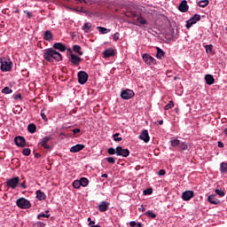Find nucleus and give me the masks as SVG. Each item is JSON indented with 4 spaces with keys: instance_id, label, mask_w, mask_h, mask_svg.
<instances>
[{
    "instance_id": "b1692460",
    "label": "nucleus",
    "mask_w": 227,
    "mask_h": 227,
    "mask_svg": "<svg viewBox=\"0 0 227 227\" xmlns=\"http://www.w3.org/2000/svg\"><path fill=\"white\" fill-rule=\"evenodd\" d=\"M205 82L207 85H212L215 83V78L212 76V74H206Z\"/></svg>"
},
{
    "instance_id": "9d476101",
    "label": "nucleus",
    "mask_w": 227,
    "mask_h": 227,
    "mask_svg": "<svg viewBox=\"0 0 227 227\" xmlns=\"http://www.w3.org/2000/svg\"><path fill=\"white\" fill-rule=\"evenodd\" d=\"M51 139H52V137H51V136H46V137H44L43 138H42V139L40 140L39 145H40L43 148H44L45 150H51V146L48 145V143H49V141H51Z\"/></svg>"
},
{
    "instance_id": "9b49d317",
    "label": "nucleus",
    "mask_w": 227,
    "mask_h": 227,
    "mask_svg": "<svg viewBox=\"0 0 227 227\" xmlns=\"http://www.w3.org/2000/svg\"><path fill=\"white\" fill-rule=\"evenodd\" d=\"M134 96H135V93L131 90H126L121 92V98H122V99L129 100V99L134 98Z\"/></svg>"
},
{
    "instance_id": "13d9d810",
    "label": "nucleus",
    "mask_w": 227,
    "mask_h": 227,
    "mask_svg": "<svg viewBox=\"0 0 227 227\" xmlns=\"http://www.w3.org/2000/svg\"><path fill=\"white\" fill-rule=\"evenodd\" d=\"M224 145L223 142H218V147L219 148H223Z\"/></svg>"
},
{
    "instance_id": "5fc2aeb1",
    "label": "nucleus",
    "mask_w": 227,
    "mask_h": 227,
    "mask_svg": "<svg viewBox=\"0 0 227 227\" xmlns=\"http://www.w3.org/2000/svg\"><path fill=\"white\" fill-rule=\"evenodd\" d=\"M88 222H90L89 225L91 226L92 224H95L94 221H91V218H88Z\"/></svg>"
},
{
    "instance_id": "412c9836",
    "label": "nucleus",
    "mask_w": 227,
    "mask_h": 227,
    "mask_svg": "<svg viewBox=\"0 0 227 227\" xmlns=\"http://www.w3.org/2000/svg\"><path fill=\"white\" fill-rule=\"evenodd\" d=\"M110 203L103 200L101 204L98 205V208L100 212H106L108 210Z\"/></svg>"
},
{
    "instance_id": "69168bd1",
    "label": "nucleus",
    "mask_w": 227,
    "mask_h": 227,
    "mask_svg": "<svg viewBox=\"0 0 227 227\" xmlns=\"http://www.w3.org/2000/svg\"><path fill=\"white\" fill-rule=\"evenodd\" d=\"M136 226H137V227H143L142 223H137Z\"/></svg>"
},
{
    "instance_id": "e433bc0d",
    "label": "nucleus",
    "mask_w": 227,
    "mask_h": 227,
    "mask_svg": "<svg viewBox=\"0 0 227 227\" xmlns=\"http://www.w3.org/2000/svg\"><path fill=\"white\" fill-rule=\"evenodd\" d=\"M22 154L26 157H28L31 155V149L30 148H25L22 150Z\"/></svg>"
},
{
    "instance_id": "f3484780",
    "label": "nucleus",
    "mask_w": 227,
    "mask_h": 227,
    "mask_svg": "<svg viewBox=\"0 0 227 227\" xmlns=\"http://www.w3.org/2000/svg\"><path fill=\"white\" fill-rule=\"evenodd\" d=\"M179 12H182L183 13H185L189 11V5H187L186 0H183L178 7Z\"/></svg>"
},
{
    "instance_id": "4468645a",
    "label": "nucleus",
    "mask_w": 227,
    "mask_h": 227,
    "mask_svg": "<svg viewBox=\"0 0 227 227\" xmlns=\"http://www.w3.org/2000/svg\"><path fill=\"white\" fill-rule=\"evenodd\" d=\"M139 139H141V141H144V143H149L150 136L147 129L142 130L141 134L139 135Z\"/></svg>"
},
{
    "instance_id": "ddd939ff",
    "label": "nucleus",
    "mask_w": 227,
    "mask_h": 227,
    "mask_svg": "<svg viewBox=\"0 0 227 227\" xmlns=\"http://www.w3.org/2000/svg\"><path fill=\"white\" fill-rule=\"evenodd\" d=\"M192 198H194V191H184L182 194V199L184 201H189Z\"/></svg>"
},
{
    "instance_id": "774afa93",
    "label": "nucleus",
    "mask_w": 227,
    "mask_h": 227,
    "mask_svg": "<svg viewBox=\"0 0 227 227\" xmlns=\"http://www.w3.org/2000/svg\"><path fill=\"white\" fill-rule=\"evenodd\" d=\"M91 227H101V226H99V225H95V226H91Z\"/></svg>"
},
{
    "instance_id": "4d7b16f0",
    "label": "nucleus",
    "mask_w": 227,
    "mask_h": 227,
    "mask_svg": "<svg viewBox=\"0 0 227 227\" xmlns=\"http://www.w3.org/2000/svg\"><path fill=\"white\" fill-rule=\"evenodd\" d=\"M80 131H81L80 129H73V132H74V135L77 134V133H79Z\"/></svg>"
},
{
    "instance_id": "bb28decb",
    "label": "nucleus",
    "mask_w": 227,
    "mask_h": 227,
    "mask_svg": "<svg viewBox=\"0 0 227 227\" xmlns=\"http://www.w3.org/2000/svg\"><path fill=\"white\" fill-rule=\"evenodd\" d=\"M73 51H74L75 53H77L78 55H80V56H82V55H83V52L82 51V48H81V46L78 45V44H74V45L73 46Z\"/></svg>"
},
{
    "instance_id": "7c9ffc66",
    "label": "nucleus",
    "mask_w": 227,
    "mask_h": 227,
    "mask_svg": "<svg viewBox=\"0 0 227 227\" xmlns=\"http://www.w3.org/2000/svg\"><path fill=\"white\" fill-rule=\"evenodd\" d=\"M220 171L223 174H226L227 173V162H222L220 165Z\"/></svg>"
},
{
    "instance_id": "052dcab7",
    "label": "nucleus",
    "mask_w": 227,
    "mask_h": 227,
    "mask_svg": "<svg viewBox=\"0 0 227 227\" xmlns=\"http://www.w3.org/2000/svg\"><path fill=\"white\" fill-rule=\"evenodd\" d=\"M139 211L145 212V207H143V205H141V207L138 208Z\"/></svg>"
},
{
    "instance_id": "c85d7f7f",
    "label": "nucleus",
    "mask_w": 227,
    "mask_h": 227,
    "mask_svg": "<svg viewBox=\"0 0 227 227\" xmlns=\"http://www.w3.org/2000/svg\"><path fill=\"white\" fill-rule=\"evenodd\" d=\"M97 29L102 34L106 35L111 32V29L103 27H97Z\"/></svg>"
},
{
    "instance_id": "6e6d98bb",
    "label": "nucleus",
    "mask_w": 227,
    "mask_h": 227,
    "mask_svg": "<svg viewBox=\"0 0 227 227\" xmlns=\"http://www.w3.org/2000/svg\"><path fill=\"white\" fill-rule=\"evenodd\" d=\"M129 226L136 227L137 226V223L136 222H130L129 223Z\"/></svg>"
},
{
    "instance_id": "680f3d73",
    "label": "nucleus",
    "mask_w": 227,
    "mask_h": 227,
    "mask_svg": "<svg viewBox=\"0 0 227 227\" xmlns=\"http://www.w3.org/2000/svg\"><path fill=\"white\" fill-rule=\"evenodd\" d=\"M78 1L79 3H85V4H87V0H76Z\"/></svg>"
},
{
    "instance_id": "c756f323",
    "label": "nucleus",
    "mask_w": 227,
    "mask_h": 227,
    "mask_svg": "<svg viewBox=\"0 0 227 227\" xmlns=\"http://www.w3.org/2000/svg\"><path fill=\"white\" fill-rule=\"evenodd\" d=\"M181 141L179 139H172L170 140V145L173 146V148H176V146H180Z\"/></svg>"
},
{
    "instance_id": "423d86ee",
    "label": "nucleus",
    "mask_w": 227,
    "mask_h": 227,
    "mask_svg": "<svg viewBox=\"0 0 227 227\" xmlns=\"http://www.w3.org/2000/svg\"><path fill=\"white\" fill-rule=\"evenodd\" d=\"M142 59H143V61L146 64V65H155L156 64V59L151 56L150 54L148 53H144L142 55Z\"/></svg>"
},
{
    "instance_id": "603ef678",
    "label": "nucleus",
    "mask_w": 227,
    "mask_h": 227,
    "mask_svg": "<svg viewBox=\"0 0 227 227\" xmlns=\"http://www.w3.org/2000/svg\"><path fill=\"white\" fill-rule=\"evenodd\" d=\"M158 175L160 176H164L166 175V170L165 169H160L158 172Z\"/></svg>"
},
{
    "instance_id": "e2e57ef3",
    "label": "nucleus",
    "mask_w": 227,
    "mask_h": 227,
    "mask_svg": "<svg viewBox=\"0 0 227 227\" xmlns=\"http://www.w3.org/2000/svg\"><path fill=\"white\" fill-rule=\"evenodd\" d=\"M41 157H42V155H41L40 153H36V154H35V158H36V159H39V158H41Z\"/></svg>"
},
{
    "instance_id": "f257e3e1",
    "label": "nucleus",
    "mask_w": 227,
    "mask_h": 227,
    "mask_svg": "<svg viewBox=\"0 0 227 227\" xmlns=\"http://www.w3.org/2000/svg\"><path fill=\"white\" fill-rule=\"evenodd\" d=\"M43 58L46 61L53 63L54 60L59 62L62 60L61 53L52 48H48L43 51Z\"/></svg>"
},
{
    "instance_id": "393cba45",
    "label": "nucleus",
    "mask_w": 227,
    "mask_h": 227,
    "mask_svg": "<svg viewBox=\"0 0 227 227\" xmlns=\"http://www.w3.org/2000/svg\"><path fill=\"white\" fill-rule=\"evenodd\" d=\"M36 199L39 200H46L45 192H42L41 190H37L36 191Z\"/></svg>"
},
{
    "instance_id": "ea45409f",
    "label": "nucleus",
    "mask_w": 227,
    "mask_h": 227,
    "mask_svg": "<svg viewBox=\"0 0 227 227\" xmlns=\"http://www.w3.org/2000/svg\"><path fill=\"white\" fill-rule=\"evenodd\" d=\"M3 94H12L13 91L9 87H5L1 91Z\"/></svg>"
},
{
    "instance_id": "a878e982",
    "label": "nucleus",
    "mask_w": 227,
    "mask_h": 227,
    "mask_svg": "<svg viewBox=\"0 0 227 227\" xmlns=\"http://www.w3.org/2000/svg\"><path fill=\"white\" fill-rule=\"evenodd\" d=\"M156 50H157L156 58L158 59H161L165 56L166 52L160 47H156Z\"/></svg>"
},
{
    "instance_id": "6ab92c4d",
    "label": "nucleus",
    "mask_w": 227,
    "mask_h": 227,
    "mask_svg": "<svg viewBox=\"0 0 227 227\" xmlns=\"http://www.w3.org/2000/svg\"><path fill=\"white\" fill-rule=\"evenodd\" d=\"M53 49H54V50H58V51H59L60 52H65L66 50H67V47H66V45H65L64 43H55L53 44Z\"/></svg>"
},
{
    "instance_id": "8fccbe9b",
    "label": "nucleus",
    "mask_w": 227,
    "mask_h": 227,
    "mask_svg": "<svg viewBox=\"0 0 227 227\" xmlns=\"http://www.w3.org/2000/svg\"><path fill=\"white\" fill-rule=\"evenodd\" d=\"M114 40L115 42H118V41L120 40V33H119V32H117V33L114 34Z\"/></svg>"
},
{
    "instance_id": "72a5a7b5",
    "label": "nucleus",
    "mask_w": 227,
    "mask_h": 227,
    "mask_svg": "<svg viewBox=\"0 0 227 227\" xmlns=\"http://www.w3.org/2000/svg\"><path fill=\"white\" fill-rule=\"evenodd\" d=\"M207 4H209L208 0H201L198 3V6H200V8H206Z\"/></svg>"
},
{
    "instance_id": "2f4dec72",
    "label": "nucleus",
    "mask_w": 227,
    "mask_h": 227,
    "mask_svg": "<svg viewBox=\"0 0 227 227\" xmlns=\"http://www.w3.org/2000/svg\"><path fill=\"white\" fill-rule=\"evenodd\" d=\"M36 129H37V127H36V125L34 124V123L29 124V125L27 126V130H28V132H30V133H35V132L36 131Z\"/></svg>"
},
{
    "instance_id": "de8ad7c7",
    "label": "nucleus",
    "mask_w": 227,
    "mask_h": 227,
    "mask_svg": "<svg viewBox=\"0 0 227 227\" xmlns=\"http://www.w3.org/2000/svg\"><path fill=\"white\" fill-rule=\"evenodd\" d=\"M35 227H45L46 224L43 222H38L35 224Z\"/></svg>"
},
{
    "instance_id": "4be33fe9",
    "label": "nucleus",
    "mask_w": 227,
    "mask_h": 227,
    "mask_svg": "<svg viewBox=\"0 0 227 227\" xmlns=\"http://www.w3.org/2000/svg\"><path fill=\"white\" fill-rule=\"evenodd\" d=\"M52 38H54V35H52V32H51V30H47L44 32L43 40L51 42L52 41Z\"/></svg>"
},
{
    "instance_id": "a211bd4d",
    "label": "nucleus",
    "mask_w": 227,
    "mask_h": 227,
    "mask_svg": "<svg viewBox=\"0 0 227 227\" xmlns=\"http://www.w3.org/2000/svg\"><path fill=\"white\" fill-rule=\"evenodd\" d=\"M207 200L209 203L213 205H219L221 203V200L216 198L215 194H211L207 197Z\"/></svg>"
},
{
    "instance_id": "7ed1b4c3",
    "label": "nucleus",
    "mask_w": 227,
    "mask_h": 227,
    "mask_svg": "<svg viewBox=\"0 0 227 227\" xmlns=\"http://www.w3.org/2000/svg\"><path fill=\"white\" fill-rule=\"evenodd\" d=\"M16 205L21 209H29L32 207L31 202L24 197L19 198L16 200Z\"/></svg>"
},
{
    "instance_id": "aec40b11",
    "label": "nucleus",
    "mask_w": 227,
    "mask_h": 227,
    "mask_svg": "<svg viewBox=\"0 0 227 227\" xmlns=\"http://www.w3.org/2000/svg\"><path fill=\"white\" fill-rule=\"evenodd\" d=\"M82 31L86 34H90L93 30V26L90 22H86L82 27Z\"/></svg>"
},
{
    "instance_id": "3c124183",
    "label": "nucleus",
    "mask_w": 227,
    "mask_h": 227,
    "mask_svg": "<svg viewBox=\"0 0 227 227\" xmlns=\"http://www.w3.org/2000/svg\"><path fill=\"white\" fill-rule=\"evenodd\" d=\"M15 100H22L23 97L21 94H17L15 96H13Z\"/></svg>"
},
{
    "instance_id": "c9c22d12",
    "label": "nucleus",
    "mask_w": 227,
    "mask_h": 227,
    "mask_svg": "<svg viewBox=\"0 0 227 227\" xmlns=\"http://www.w3.org/2000/svg\"><path fill=\"white\" fill-rule=\"evenodd\" d=\"M47 109L46 108H43L42 111H41V117H42V119L43 120H44L45 121H49V119H48V117H47V115H46V114H45V111H46Z\"/></svg>"
},
{
    "instance_id": "5701e85b",
    "label": "nucleus",
    "mask_w": 227,
    "mask_h": 227,
    "mask_svg": "<svg viewBox=\"0 0 227 227\" xmlns=\"http://www.w3.org/2000/svg\"><path fill=\"white\" fill-rule=\"evenodd\" d=\"M114 54H115V51L114 49H107L104 52V57L106 59H108V58L114 57Z\"/></svg>"
},
{
    "instance_id": "c03bdc74",
    "label": "nucleus",
    "mask_w": 227,
    "mask_h": 227,
    "mask_svg": "<svg viewBox=\"0 0 227 227\" xmlns=\"http://www.w3.org/2000/svg\"><path fill=\"white\" fill-rule=\"evenodd\" d=\"M143 194L144 195H151L153 194V188H147L145 190L143 191Z\"/></svg>"
},
{
    "instance_id": "864d4df0",
    "label": "nucleus",
    "mask_w": 227,
    "mask_h": 227,
    "mask_svg": "<svg viewBox=\"0 0 227 227\" xmlns=\"http://www.w3.org/2000/svg\"><path fill=\"white\" fill-rule=\"evenodd\" d=\"M20 187L22 189H27L26 181H23L22 183H20Z\"/></svg>"
},
{
    "instance_id": "49530a36",
    "label": "nucleus",
    "mask_w": 227,
    "mask_h": 227,
    "mask_svg": "<svg viewBox=\"0 0 227 227\" xmlns=\"http://www.w3.org/2000/svg\"><path fill=\"white\" fill-rule=\"evenodd\" d=\"M108 154H109V155H114V154H116V149H114V148H113V147L109 148V149H108Z\"/></svg>"
},
{
    "instance_id": "338daca9",
    "label": "nucleus",
    "mask_w": 227,
    "mask_h": 227,
    "mask_svg": "<svg viewBox=\"0 0 227 227\" xmlns=\"http://www.w3.org/2000/svg\"><path fill=\"white\" fill-rule=\"evenodd\" d=\"M158 123H159V125H162L164 123V121H159Z\"/></svg>"
},
{
    "instance_id": "dca6fc26",
    "label": "nucleus",
    "mask_w": 227,
    "mask_h": 227,
    "mask_svg": "<svg viewBox=\"0 0 227 227\" xmlns=\"http://www.w3.org/2000/svg\"><path fill=\"white\" fill-rule=\"evenodd\" d=\"M83 148H85L84 145L77 144L76 145H74L70 148V153H77L81 152V150H83Z\"/></svg>"
},
{
    "instance_id": "1a4fd4ad",
    "label": "nucleus",
    "mask_w": 227,
    "mask_h": 227,
    "mask_svg": "<svg viewBox=\"0 0 227 227\" xmlns=\"http://www.w3.org/2000/svg\"><path fill=\"white\" fill-rule=\"evenodd\" d=\"M200 20V15L195 14L192 18L187 20L186 28L189 29L192 26L195 25Z\"/></svg>"
},
{
    "instance_id": "cd10ccee",
    "label": "nucleus",
    "mask_w": 227,
    "mask_h": 227,
    "mask_svg": "<svg viewBox=\"0 0 227 227\" xmlns=\"http://www.w3.org/2000/svg\"><path fill=\"white\" fill-rule=\"evenodd\" d=\"M188 148H189V144L185 142H180V145H179L180 152H185V150H187Z\"/></svg>"
},
{
    "instance_id": "58836bf2",
    "label": "nucleus",
    "mask_w": 227,
    "mask_h": 227,
    "mask_svg": "<svg viewBox=\"0 0 227 227\" xmlns=\"http://www.w3.org/2000/svg\"><path fill=\"white\" fill-rule=\"evenodd\" d=\"M175 106V103L173 101H169L168 105L164 106L165 110L172 109Z\"/></svg>"
},
{
    "instance_id": "39448f33",
    "label": "nucleus",
    "mask_w": 227,
    "mask_h": 227,
    "mask_svg": "<svg viewBox=\"0 0 227 227\" xmlns=\"http://www.w3.org/2000/svg\"><path fill=\"white\" fill-rule=\"evenodd\" d=\"M115 154L122 158H128L130 154V152L129 149H123L121 146H117V148H115Z\"/></svg>"
},
{
    "instance_id": "f03ea898",
    "label": "nucleus",
    "mask_w": 227,
    "mask_h": 227,
    "mask_svg": "<svg viewBox=\"0 0 227 227\" xmlns=\"http://www.w3.org/2000/svg\"><path fill=\"white\" fill-rule=\"evenodd\" d=\"M0 69L2 72H9L12 67V61L8 58H0Z\"/></svg>"
},
{
    "instance_id": "6e6552de",
    "label": "nucleus",
    "mask_w": 227,
    "mask_h": 227,
    "mask_svg": "<svg viewBox=\"0 0 227 227\" xmlns=\"http://www.w3.org/2000/svg\"><path fill=\"white\" fill-rule=\"evenodd\" d=\"M69 61L74 65L78 67L79 64L82 61V59L81 57H79L76 54L74 53H70V58H69Z\"/></svg>"
},
{
    "instance_id": "bf43d9fd",
    "label": "nucleus",
    "mask_w": 227,
    "mask_h": 227,
    "mask_svg": "<svg viewBox=\"0 0 227 227\" xmlns=\"http://www.w3.org/2000/svg\"><path fill=\"white\" fill-rule=\"evenodd\" d=\"M27 16L28 19H31L33 17V14L30 12H27Z\"/></svg>"
},
{
    "instance_id": "09e8293b",
    "label": "nucleus",
    "mask_w": 227,
    "mask_h": 227,
    "mask_svg": "<svg viewBox=\"0 0 227 227\" xmlns=\"http://www.w3.org/2000/svg\"><path fill=\"white\" fill-rule=\"evenodd\" d=\"M107 161L110 164H115V159L114 157L107 158Z\"/></svg>"
},
{
    "instance_id": "37998d69",
    "label": "nucleus",
    "mask_w": 227,
    "mask_h": 227,
    "mask_svg": "<svg viewBox=\"0 0 227 227\" xmlns=\"http://www.w3.org/2000/svg\"><path fill=\"white\" fill-rule=\"evenodd\" d=\"M43 217L49 218L51 217V215H45V213H40L39 215H37L38 220H41Z\"/></svg>"
},
{
    "instance_id": "a19ab883",
    "label": "nucleus",
    "mask_w": 227,
    "mask_h": 227,
    "mask_svg": "<svg viewBox=\"0 0 227 227\" xmlns=\"http://www.w3.org/2000/svg\"><path fill=\"white\" fill-rule=\"evenodd\" d=\"M81 182L80 180H74V183H73V187L74 189H79L81 187Z\"/></svg>"
},
{
    "instance_id": "f8f14e48",
    "label": "nucleus",
    "mask_w": 227,
    "mask_h": 227,
    "mask_svg": "<svg viewBox=\"0 0 227 227\" xmlns=\"http://www.w3.org/2000/svg\"><path fill=\"white\" fill-rule=\"evenodd\" d=\"M14 143L16 146H20V148H24L26 146V139L24 137L18 136L14 138Z\"/></svg>"
},
{
    "instance_id": "20e7f679",
    "label": "nucleus",
    "mask_w": 227,
    "mask_h": 227,
    "mask_svg": "<svg viewBox=\"0 0 227 227\" xmlns=\"http://www.w3.org/2000/svg\"><path fill=\"white\" fill-rule=\"evenodd\" d=\"M20 179L19 176L10 178L6 181L7 186L12 190L16 189L18 187V185L20 184Z\"/></svg>"
},
{
    "instance_id": "0eeeda50",
    "label": "nucleus",
    "mask_w": 227,
    "mask_h": 227,
    "mask_svg": "<svg viewBox=\"0 0 227 227\" xmlns=\"http://www.w3.org/2000/svg\"><path fill=\"white\" fill-rule=\"evenodd\" d=\"M89 78V75L87 74V73H85V71H79L78 72V82L80 84L83 85L87 82Z\"/></svg>"
},
{
    "instance_id": "4c0bfd02",
    "label": "nucleus",
    "mask_w": 227,
    "mask_h": 227,
    "mask_svg": "<svg viewBox=\"0 0 227 227\" xmlns=\"http://www.w3.org/2000/svg\"><path fill=\"white\" fill-rule=\"evenodd\" d=\"M216 195L220 196V197H223L225 195V192L222 189H215V190Z\"/></svg>"
},
{
    "instance_id": "a18cd8bd",
    "label": "nucleus",
    "mask_w": 227,
    "mask_h": 227,
    "mask_svg": "<svg viewBox=\"0 0 227 227\" xmlns=\"http://www.w3.org/2000/svg\"><path fill=\"white\" fill-rule=\"evenodd\" d=\"M120 136V133H115L114 135V141L117 142V143H120V141H122V138L121 137H118Z\"/></svg>"
},
{
    "instance_id": "79ce46f5",
    "label": "nucleus",
    "mask_w": 227,
    "mask_h": 227,
    "mask_svg": "<svg viewBox=\"0 0 227 227\" xmlns=\"http://www.w3.org/2000/svg\"><path fill=\"white\" fill-rule=\"evenodd\" d=\"M205 49H206L207 53H212L213 45L212 44H207V45H205Z\"/></svg>"
},
{
    "instance_id": "0e129e2a",
    "label": "nucleus",
    "mask_w": 227,
    "mask_h": 227,
    "mask_svg": "<svg viewBox=\"0 0 227 227\" xmlns=\"http://www.w3.org/2000/svg\"><path fill=\"white\" fill-rule=\"evenodd\" d=\"M102 177H103V178H108V175H107V174H103V175H102Z\"/></svg>"
},
{
    "instance_id": "2eb2a0df",
    "label": "nucleus",
    "mask_w": 227,
    "mask_h": 227,
    "mask_svg": "<svg viewBox=\"0 0 227 227\" xmlns=\"http://www.w3.org/2000/svg\"><path fill=\"white\" fill-rule=\"evenodd\" d=\"M135 26L137 27H141L144 25H148V21L143 18L141 15H139L137 20H136V23H134Z\"/></svg>"
},
{
    "instance_id": "473e14b6",
    "label": "nucleus",
    "mask_w": 227,
    "mask_h": 227,
    "mask_svg": "<svg viewBox=\"0 0 227 227\" xmlns=\"http://www.w3.org/2000/svg\"><path fill=\"white\" fill-rule=\"evenodd\" d=\"M80 183H81V186H82V187H87L88 184H89V179L86 178V177H82V178L80 179Z\"/></svg>"
},
{
    "instance_id": "f704fd0d",
    "label": "nucleus",
    "mask_w": 227,
    "mask_h": 227,
    "mask_svg": "<svg viewBox=\"0 0 227 227\" xmlns=\"http://www.w3.org/2000/svg\"><path fill=\"white\" fill-rule=\"evenodd\" d=\"M145 215L151 219H155L157 217V215H155V213H153V211H146Z\"/></svg>"
}]
</instances>
